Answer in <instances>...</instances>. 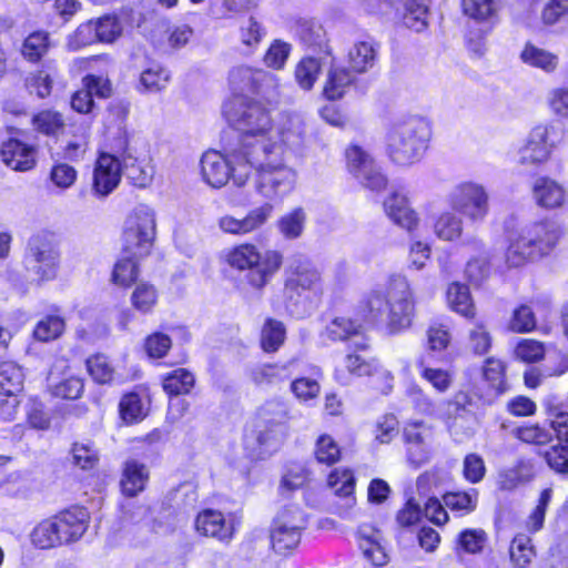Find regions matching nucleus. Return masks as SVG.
<instances>
[{
  "instance_id": "f257e3e1",
  "label": "nucleus",
  "mask_w": 568,
  "mask_h": 568,
  "mask_svg": "<svg viewBox=\"0 0 568 568\" xmlns=\"http://www.w3.org/2000/svg\"><path fill=\"white\" fill-rule=\"evenodd\" d=\"M250 144H234L223 154L219 151H206L201 158V175L203 181L213 189H221L232 180L244 186L255 172V191L268 201L283 199L295 187L296 182L290 178H281L273 169L266 168L260 158L250 153Z\"/></svg>"
},
{
  "instance_id": "f03ea898",
  "label": "nucleus",
  "mask_w": 568,
  "mask_h": 568,
  "mask_svg": "<svg viewBox=\"0 0 568 568\" xmlns=\"http://www.w3.org/2000/svg\"><path fill=\"white\" fill-rule=\"evenodd\" d=\"M223 113L231 125L242 132L236 142L239 146L248 143L250 153L262 160L266 168L273 169L281 178H290L296 182L297 172L286 164L284 149L267 135L271 116L258 102L245 97H234L223 106Z\"/></svg>"
},
{
  "instance_id": "7ed1b4c3",
  "label": "nucleus",
  "mask_w": 568,
  "mask_h": 568,
  "mask_svg": "<svg viewBox=\"0 0 568 568\" xmlns=\"http://www.w3.org/2000/svg\"><path fill=\"white\" fill-rule=\"evenodd\" d=\"M365 306L374 321L386 315V326L392 334L408 329L415 317L413 291L406 276L400 274L389 276L385 287L372 290L365 298Z\"/></svg>"
},
{
  "instance_id": "20e7f679",
  "label": "nucleus",
  "mask_w": 568,
  "mask_h": 568,
  "mask_svg": "<svg viewBox=\"0 0 568 568\" xmlns=\"http://www.w3.org/2000/svg\"><path fill=\"white\" fill-rule=\"evenodd\" d=\"M430 125L420 116H407L395 121L386 134V152L398 165L418 161L427 148Z\"/></svg>"
},
{
  "instance_id": "39448f33",
  "label": "nucleus",
  "mask_w": 568,
  "mask_h": 568,
  "mask_svg": "<svg viewBox=\"0 0 568 568\" xmlns=\"http://www.w3.org/2000/svg\"><path fill=\"white\" fill-rule=\"evenodd\" d=\"M226 260L232 267L246 271L245 280L255 290H262L272 280L283 261L277 251L261 253L252 243L233 247Z\"/></svg>"
},
{
  "instance_id": "423d86ee",
  "label": "nucleus",
  "mask_w": 568,
  "mask_h": 568,
  "mask_svg": "<svg viewBox=\"0 0 568 568\" xmlns=\"http://www.w3.org/2000/svg\"><path fill=\"white\" fill-rule=\"evenodd\" d=\"M156 236V213L146 204H138L126 215L122 229V250L128 255L150 254Z\"/></svg>"
},
{
  "instance_id": "0eeeda50",
  "label": "nucleus",
  "mask_w": 568,
  "mask_h": 568,
  "mask_svg": "<svg viewBox=\"0 0 568 568\" xmlns=\"http://www.w3.org/2000/svg\"><path fill=\"white\" fill-rule=\"evenodd\" d=\"M564 139V129L556 122L541 123L531 129L525 144L518 150V163L541 164Z\"/></svg>"
},
{
  "instance_id": "6e6552de",
  "label": "nucleus",
  "mask_w": 568,
  "mask_h": 568,
  "mask_svg": "<svg viewBox=\"0 0 568 568\" xmlns=\"http://www.w3.org/2000/svg\"><path fill=\"white\" fill-rule=\"evenodd\" d=\"M262 424L256 432V442L260 452L256 457L263 458L265 455L276 450L284 442L287 427L288 412L282 403H268L261 410Z\"/></svg>"
},
{
  "instance_id": "1a4fd4ad",
  "label": "nucleus",
  "mask_w": 568,
  "mask_h": 568,
  "mask_svg": "<svg viewBox=\"0 0 568 568\" xmlns=\"http://www.w3.org/2000/svg\"><path fill=\"white\" fill-rule=\"evenodd\" d=\"M59 263V251L54 236L40 232L30 237L26 254L27 268L40 281L55 277Z\"/></svg>"
},
{
  "instance_id": "9d476101",
  "label": "nucleus",
  "mask_w": 568,
  "mask_h": 568,
  "mask_svg": "<svg viewBox=\"0 0 568 568\" xmlns=\"http://www.w3.org/2000/svg\"><path fill=\"white\" fill-rule=\"evenodd\" d=\"M321 275L310 266H298L285 281L284 297L286 308L303 315L312 295L321 292Z\"/></svg>"
},
{
  "instance_id": "9b49d317",
  "label": "nucleus",
  "mask_w": 568,
  "mask_h": 568,
  "mask_svg": "<svg viewBox=\"0 0 568 568\" xmlns=\"http://www.w3.org/2000/svg\"><path fill=\"white\" fill-rule=\"evenodd\" d=\"M448 201L454 211L474 222L484 220L488 213V194L483 185L474 182L456 185Z\"/></svg>"
},
{
  "instance_id": "f8f14e48",
  "label": "nucleus",
  "mask_w": 568,
  "mask_h": 568,
  "mask_svg": "<svg viewBox=\"0 0 568 568\" xmlns=\"http://www.w3.org/2000/svg\"><path fill=\"white\" fill-rule=\"evenodd\" d=\"M345 156L349 173L365 187L379 191L386 186L385 175L381 172L372 155L363 148L352 144L346 149Z\"/></svg>"
},
{
  "instance_id": "ddd939ff",
  "label": "nucleus",
  "mask_w": 568,
  "mask_h": 568,
  "mask_svg": "<svg viewBox=\"0 0 568 568\" xmlns=\"http://www.w3.org/2000/svg\"><path fill=\"white\" fill-rule=\"evenodd\" d=\"M273 212L274 205L265 202L251 209L242 217L232 214L222 215L217 220V226L225 234L245 236L261 231L273 216Z\"/></svg>"
},
{
  "instance_id": "4468645a",
  "label": "nucleus",
  "mask_w": 568,
  "mask_h": 568,
  "mask_svg": "<svg viewBox=\"0 0 568 568\" xmlns=\"http://www.w3.org/2000/svg\"><path fill=\"white\" fill-rule=\"evenodd\" d=\"M229 84L235 97L246 92L266 95L277 87V79L271 72L239 65L230 71Z\"/></svg>"
},
{
  "instance_id": "2eb2a0df",
  "label": "nucleus",
  "mask_w": 568,
  "mask_h": 568,
  "mask_svg": "<svg viewBox=\"0 0 568 568\" xmlns=\"http://www.w3.org/2000/svg\"><path fill=\"white\" fill-rule=\"evenodd\" d=\"M237 525L235 516L225 517L223 513L214 509H204L195 519V529L200 535L225 544L233 539Z\"/></svg>"
},
{
  "instance_id": "dca6fc26",
  "label": "nucleus",
  "mask_w": 568,
  "mask_h": 568,
  "mask_svg": "<svg viewBox=\"0 0 568 568\" xmlns=\"http://www.w3.org/2000/svg\"><path fill=\"white\" fill-rule=\"evenodd\" d=\"M122 175L120 159L101 153L93 170L92 192L97 197H106L119 185Z\"/></svg>"
},
{
  "instance_id": "f3484780",
  "label": "nucleus",
  "mask_w": 568,
  "mask_h": 568,
  "mask_svg": "<svg viewBox=\"0 0 568 568\" xmlns=\"http://www.w3.org/2000/svg\"><path fill=\"white\" fill-rule=\"evenodd\" d=\"M442 417L455 442L468 440L476 433L477 419L475 414L458 400L446 403Z\"/></svg>"
},
{
  "instance_id": "a211bd4d",
  "label": "nucleus",
  "mask_w": 568,
  "mask_h": 568,
  "mask_svg": "<svg viewBox=\"0 0 568 568\" xmlns=\"http://www.w3.org/2000/svg\"><path fill=\"white\" fill-rule=\"evenodd\" d=\"M62 545L79 540L89 527L90 516L84 508H71L52 516Z\"/></svg>"
},
{
  "instance_id": "6ab92c4d",
  "label": "nucleus",
  "mask_w": 568,
  "mask_h": 568,
  "mask_svg": "<svg viewBox=\"0 0 568 568\" xmlns=\"http://www.w3.org/2000/svg\"><path fill=\"white\" fill-rule=\"evenodd\" d=\"M304 121L300 115H285L276 128L272 125L267 135H273L274 142L284 149L285 161H287V149H298L304 144L305 130ZM287 165L288 162H286Z\"/></svg>"
},
{
  "instance_id": "aec40b11",
  "label": "nucleus",
  "mask_w": 568,
  "mask_h": 568,
  "mask_svg": "<svg viewBox=\"0 0 568 568\" xmlns=\"http://www.w3.org/2000/svg\"><path fill=\"white\" fill-rule=\"evenodd\" d=\"M532 197L538 206L546 210H555L566 204L567 191L556 180L541 176L534 182Z\"/></svg>"
},
{
  "instance_id": "412c9836",
  "label": "nucleus",
  "mask_w": 568,
  "mask_h": 568,
  "mask_svg": "<svg viewBox=\"0 0 568 568\" xmlns=\"http://www.w3.org/2000/svg\"><path fill=\"white\" fill-rule=\"evenodd\" d=\"M542 230V226H538L535 231L532 230L530 233L532 237L528 239V241L524 239L525 234L521 230L509 237V245L506 252V263L508 266L519 267L539 257L534 245H536L537 241V231L540 232Z\"/></svg>"
},
{
  "instance_id": "4be33fe9",
  "label": "nucleus",
  "mask_w": 568,
  "mask_h": 568,
  "mask_svg": "<svg viewBox=\"0 0 568 568\" xmlns=\"http://www.w3.org/2000/svg\"><path fill=\"white\" fill-rule=\"evenodd\" d=\"M357 544L363 556L374 566H384L388 556L382 545V532L375 527L363 524L357 528Z\"/></svg>"
},
{
  "instance_id": "5701e85b",
  "label": "nucleus",
  "mask_w": 568,
  "mask_h": 568,
  "mask_svg": "<svg viewBox=\"0 0 568 568\" xmlns=\"http://www.w3.org/2000/svg\"><path fill=\"white\" fill-rule=\"evenodd\" d=\"M122 173L126 179L138 187L148 186L153 180V168L144 164L135 155V150L125 141V145L121 151Z\"/></svg>"
},
{
  "instance_id": "b1692460",
  "label": "nucleus",
  "mask_w": 568,
  "mask_h": 568,
  "mask_svg": "<svg viewBox=\"0 0 568 568\" xmlns=\"http://www.w3.org/2000/svg\"><path fill=\"white\" fill-rule=\"evenodd\" d=\"M386 215L398 226L408 232L415 230L418 224L416 212L410 207L406 195L394 192L384 201Z\"/></svg>"
},
{
  "instance_id": "393cba45",
  "label": "nucleus",
  "mask_w": 568,
  "mask_h": 568,
  "mask_svg": "<svg viewBox=\"0 0 568 568\" xmlns=\"http://www.w3.org/2000/svg\"><path fill=\"white\" fill-rule=\"evenodd\" d=\"M0 155L2 161L16 171H28L36 164V150L16 139L2 144Z\"/></svg>"
},
{
  "instance_id": "a878e982",
  "label": "nucleus",
  "mask_w": 568,
  "mask_h": 568,
  "mask_svg": "<svg viewBox=\"0 0 568 568\" xmlns=\"http://www.w3.org/2000/svg\"><path fill=\"white\" fill-rule=\"evenodd\" d=\"M149 479V471L144 464L129 459L124 463L121 478L122 493L128 497L136 496L141 493Z\"/></svg>"
},
{
  "instance_id": "bb28decb",
  "label": "nucleus",
  "mask_w": 568,
  "mask_h": 568,
  "mask_svg": "<svg viewBox=\"0 0 568 568\" xmlns=\"http://www.w3.org/2000/svg\"><path fill=\"white\" fill-rule=\"evenodd\" d=\"M295 36L314 51L331 54L324 28L313 20H301L295 26Z\"/></svg>"
},
{
  "instance_id": "cd10ccee",
  "label": "nucleus",
  "mask_w": 568,
  "mask_h": 568,
  "mask_svg": "<svg viewBox=\"0 0 568 568\" xmlns=\"http://www.w3.org/2000/svg\"><path fill=\"white\" fill-rule=\"evenodd\" d=\"M538 226H542L544 230L540 232L537 231V241L536 245L534 246L538 255L541 256L547 254L556 245L557 241L562 234V230L561 226L554 221L538 222L521 229L525 234L524 239L528 241V239L532 237L530 233Z\"/></svg>"
},
{
  "instance_id": "c85d7f7f",
  "label": "nucleus",
  "mask_w": 568,
  "mask_h": 568,
  "mask_svg": "<svg viewBox=\"0 0 568 568\" xmlns=\"http://www.w3.org/2000/svg\"><path fill=\"white\" fill-rule=\"evenodd\" d=\"M520 60L530 68L539 69L545 73H552L559 64V57L531 42H527L521 52Z\"/></svg>"
},
{
  "instance_id": "c756f323",
  "label": "nucleus",
  "mask_w": 568,
  "mask_h": 568,
  "mask_svg": "<svg viewBox=\"0 0 568 568\" xmlns=\"http://www.w3.org/2000/svg\"><path fill=\"white\" fill-rule=\"evenodd\" d=\"M377 57L375 44L371 41L356 42L348 51V62L355 72L363 73L373 68Z\"/></svg>"
},
{
  "instance_id": "7c9ffc66",
  "label": "nucleus",
  "mask_w": 568,
  "mask_h": 568,
  "mask_svg": "<svg viewBox=\"0 0 568 568\" xmlns=\"http://www.w3.org/2000/svg\"><path fill=\"white\" fill-rule=\"evenodd\" d=\"M464 16L477 23H491L498 13L495 0H462Z\"/></svg>"
},
{
  "instance_id": "2f4dec72",
  "label": "nucleus",
  "mask_w": 568,
  "mask_h": 568,
  "mask_svg": "<svg viewBox=\"0 0 568 568\" xmlns=\"http://www.w3.org/2000/svg\"><path fill=\"white\" fill-rule=\"evenodd\" d=\"M353 81V75L345 68H332L324 85V95L328 100H337L343 97Z\"/></svg>"
},
{
  "instance_id": "473e14b6",
  "label": "nucleus",
  "mask_w": 568,
  "mask_h": 568,
  "mask_svg": "<svg viewBox=\"0 0 568 568\" xmlns=\"http://www.w3.org/2000/svg\"><path fill=\"white\" fill-rule=\"evenodd\" d=\"M361 332V325L348 317H335L326 325L322 332V337L332 342L345 341L357 336Z\"/></svg>"
},
{
  "instance_id": "72a5a7b5",
  "label": "nucleus",
  "mask_w": 568,
  "mask_h": 568,
  "mask_svg": "<svg viewBox=\"0 0 568 568\" xmlns=\"http://www.w3.org/2000/svg\"><path fill=\"white\" fill-rule=\"evenodd\" d=\"M30 537L32 544L41 549H49L62 545L52 517L40 521L32 529Z\"/></svg>"
},
{
  "instance_id": "f704fd0d",
  "label": "nucleus",
  "mask_w": 568,
  "mask_h": 568,
  "mask_svg": "<svg viewBox=\"0 0 568 568\" xmlns=\"http://www.w3.org/2000/svg\"><path fill=\"white\" fill-rule=\"evenodd\" d=\"M23 373L21 368L12 363L0 364V395H17L23 385Z\"/></svg>"
},
{
  "instance_id": "c9c22d12",
  "label": "nucleus",
  "mask_w": 568,
  "mask_h": 568,
  "mask_svg": "<svg viewBox=\"0 0 568 568\" xmlns=\"http://www.w3.org/2000/svg\"><path fill=\"white\" fill-rule=\"evenodd\" d=\"M50 48L49 33L45 31H34L23 41L21 54L30 62H38Z\"/></svg>"
},
{
  "instance_id": "e433bc0d",
  "label": "nucleus",
  "mask_w": 568,
  "mask_h": 568,
  "mask_svg": "<svg viewBox=\"0 0 568 568\" xmlns=\"http://www.w3.org/2000/svg\"><path fill=\"white\" fill-rule=\"evenodd\" d=\"M170 72L161 65L153 64L142 71L139 90L141 92L156 93L163 90L170 81Z\"/></svg>"
},
{
  "instance_id": "4c0bfd02",
  "label": "nucleus",
  "mask_w": 568,
  "mask_h": 568,
  "mask_svg": "<svg viewBox=\"0 0 568 568\" xmlns=\"http://www.w3.org/2000/svg\"><path fill=\"white\" fill-rule=\"evenodd\" d=\"M447 300L453 311L465 317L475 315L474 303L466 285L453 283L447 291Z\"/></svg>"
},
{
  "instance_id": "58836bf2",
  "label": "nucleus",
  "mask_w": 568,
  "mask_h": 568,
  "mask_svg": "<svg viewBox=\"0 0 568 568\" xmlns=\"http://www.w3.org/2000/svg\"><path fill=\"white\" fill-rule=\"evenodd\" d=\"M55 75V69L48 65L34 73H31L26 79V85L31 94H36L37 97L44 99L51 94Z\"/></svg>"
},
{
  "instance_id": "ea45409f",
  "label": "nucleus",
  "mask_w": 568,
  "mask_h": 568,
  "mask_svg": "<svg viewBox=\"0 0 568 568\" xmlns=\"http://www.w3.org/2000/svg\"><path fill=\"white\" fill-rule=\"evenodd\" d=\"M510 560L517 568H528L536 556L531 539L520 534L514 537L509 547Z\"/></svg>"
},
{
  "instance_id": "a19ab883",
  "label": "nucleus",
  "mask_w": 568,
  "mask_h": 568,
  "mask_svg": "<svg viewBox=\"0 0 568 568\" xmlns=\"http://www.w3.org/2000/svg\"><path fill=\"white\" fill-rule=\"evenodd\" d=\"M121 418L126 424H134L142 420L146 416V407L138 393L125 394L119 404Z\"/></svg>"
},
{
  "instance_id": "79ce46f5",
  "label": "nucleus",
  "mask_w": 568,
  "mask_h": 568,
  "mask_svg": "<svg viewBox=\"0 0 568 568\" xmlns=\"http://www.w3.org/2000/svg\"><path fill=\"white\" fill-rule=\"evenodd\" d=\"M306 222V213L302 207H295L285 213L277 222L281 234L288 240L302 235Z\"/></svg>"
},
{
  "instance_id": "37998d69",
  "label": "nucleus",
  "mask_w": 568,
  "mask_h": 568,
  "mask_svg": "<svg viewBox=\"0 0 568 568\" xmlns=\"http://www.w3.org/2000/svg\"><path fill=\"white\" fill-rule=\"evenodd\" d=\"M195 383L194 375L185 368H178L163 379V389L169 395H182L191 392Z\"/></svg>"
},
{
  "instance_id": "c03bdc74",
  "label": "nucleus",
  "mask_w": 568,
  "mask_h": 568,
  "mask_svg": "<svg viewBox=\"0 0 568 568\" xmlns=\"http://www.w3.org/2000/svg\"><path fill=\"white\" fill-rule=\"evenodd\" d=\"M443 500L445 506L453 511L470 514L477 507L478 491L474 488L465 491H449L443 496Z\"/></svg>"
},
{
  "instance_id": "a18cd8bd",
  "label": "nucleus",
  "mask_w": 568,
  "mask_h": 568,
  "mask_svg": "<svg viewBox=\"0 0 568 568\" xmlns=\"http://www.w3.org/2000/svg\"><path fill=\"white\" fill-rule=\"evenodd\" d=\"M285 326L282 322L270 318L265 322L261 333V346L272 353L280 348L285 341Z\"/></svg>"
},
{
  "instance_id": "49530a36",
  "label": "nucleus",
  "mask_w": 568,
  "mask_h": 568,
  "mask_svg": "<svg viewBox=\"0 0 568 568\" xmlns=\"http://www.w3.org/2000/svg\"><path fill=\"white\" fill-rule=\"evenodd\" d=\"M307 518L297 506L284 507L275 517L273 528L303 531L306 528Z\"/></svg>"
},
{
  "instance_id": "de8ad7c7",
  "label": "nucleus",
  "mask_w": 568,
  "mask_h": 568,
  "mask_svg": "<svg viewBox=\"0 0 568 568\" xmlns=\"http://www.w3.org/2000/svg\"><path fill=\"white\" fill-rule=\"evenodd\" d=\"M49 381V388L54 397L77 399L82 395L84 389V382L78 376H65L59 382H53L51 378Z\"/></svg>"
},
{
  "instance_id": "09e8293b",
  "label": "nucleus",
  "mask_w": 568,
  "mask_h": 568,
  "mask_svg": "<svg viewBox=\"0 0 568 568\" xmlns=\"http://www.w3.org/2000/svg\"><path fill=\"white\" fill-rule=\"evenodd\" d=\"M463 221L452 212L442 213L434 224V232L443 241H454L462 235Z\"/></svg>"
},
{
  "instance_id": "8fccbe9b",
  "label": "nucleus",
  "mask_w": 568,
  "mask_h": 568,
  "mask_svg": "<svg viewBox=\"0 0 568 568\" xmlns=\"http://www.w3.org/2000/svg\"><path fill=\"white\" fill-rule=\"evenodd\" d=\"M291 365H272L261 364L251 369V378L256 385L273 384L288 377V366Z\"/></svg>"
},
{
  "instance_id": "3c124183",
  "label": "nucleus",
  "mask_w": 568,
  "mask_h": 568,
  "mask_svg": "<svg viewBox=\"0 0 568 568\" xmlns=\"http://www.w3.org/2000/svg\"><path fill=\"white\" fill-rule=\"evenodd\" d=\"M505 371L506 365L500 359L489 357L485 361V365L483 367L484 378L497 394H503L508 388L505 379Z\"/></svg>"
},
{
  "instance_id": "603ef678",
  "label": "nucleus",
  "mask_w": 568,
  "mask_h": 568,
  "mask_svg": "<svg viewBox=\"0 0 568 568\" xmlns=\"http://www.w3.org/2000/svg\"><path fill=\"white\" fill-rule=\"evenodd\" d=\"M156 302V288L149 283H139L131 294L132 306L142 314L151 313Z\"/></svg>"
},
{
  "instance_id": "864d4df0",
  "label": "nucleus",
  "mask_w": 568,
  "mask_h": 568,
  "mask_svg": "<svg viewBox=\"0 0 568 568\" xmlns=\"http://www.w3.org/2000/svg\"><path fill=\"white\" fill-rule=\"evenodd\" d=\"M138 258L133 255L120 258L113 267L112 282L120 286H130L135 282L139 275Z\"/></svg>"
},
{
  "instance_id": "5fc2aeb1",
  "label": "nucleus",
  "mask_w": 568,
  "mask_h": 568,
  "mask_svg": "<svg viewBox=\"0 0 568 568\" xmlns=\"http://www.w3.org/2000/svg\"><path fill=\"white\" fill-rule=\"evenodd\" d=\"M327 483L337 496L354 500L352 495L355 489V477L349 469H334L328 475Z\"/></svg>"
},
{
  "instance_id": "6e6d98bb",
  "label": "nucleus",
  "mask_w": 568,
  "mask_h": 568,
  "mask_svg": "<svg viewBox=\"0 0 568 568\" xmlns=\"http://www.w3.org/2000/svg\"><path fill=\"white\" fill-rule=\"evenodd\" d=\"M417 367L424 379L432 384V386L439 393H445L452 385V375L440 368H432L427 365L426 358L420 357L417 362Z\"/></svg>"
},
{
  "instance_id": "4d7b16f0",
  "label": "nucleus",
  "mask_w": 568,
  "mask_h": 568,
  "mask_svg": "<svg viewBox=\"0 0 568 568\" xmlns=\"http://www.w3.org/2000/svg\"><path fill=\"white\" fill-rule=\"evenodd\" d=\"M36 130L47 135H55L62 131L64 119L61 113L52 110H44L32 118Z\"/></svg>"
},
{
  "instance_id": "13d9d810",
  "label": "nucleus",
  "mask_w": 568,
  "mask_h": 568,
  "mask_svg": "<svg viewBox=\"0 0 568 568\" xmlns=\"http://www.w3.org/2000/svg\"><path fill=\"white\" fill-rule=\"evenodd\" d=\"M302 531L273 528L271 530V542L273 549L281 555H286L295 549L301 541Z\"/></svg>"
},
{
  "instance_id": "bf43d9fd",
  "label": "nucleus",
  "mask_w": 568,
  "mask_h": 568,
  "mask_svg": "<svg viewBox=\"0 0 568 568\" xmlns=\"http://www.w3.org/2000/svg\"><path fill=\"white\" fill-rule=\"evenodd\" d=\"M315 458L318 463L333 465L341 458V449L329 435H321L315 444Z\"/></svg>"
},
{
  "instance_id": "052dcab7",
  "label": "nucleus",
  "mask_w": 568,
  "mask_h": 568,
  "mask_svg": "<svg viewBox=\"0 0 568 568\" xmlns=\"http://www.w3.org/2000/svg\"><path fill=\"white\" fill-rule=\"evenodd\" d=\"M87 368L91 377L99 384H108L114 379V369L103 355L89 357Z\"/></svg>"
},
{
  "instance_id": "680f3d73",
  "label": "nucleus",
  "mask_w": 568,
  "mask_h": 568,
  "mask_svg": "<svg viewBox=\"0 0 568 568\" xmlns=\"http://www.w3.org/2000/svg\"><path fill=\"white\" fill-rule=\"evenodd\" d=\"M321 65L315 58H305L300 61L295 69V79L304 90H310L316 81Z\"/></svg>"
},
{
  "instance_id": "e2e57ef3",
  "label": "nucleus",
  "mask_w": 568,
  "mask_h": 568,
  "mask_svg": "<svg viewBox=\"0 0 568 568\" xmlns=\"http://www.w3.org/2000/svg\"><path fill=\"white\" fill-rule=\"evenodd\" d=\"M63 331L64 321L59 316L49 315L37 324L33 335L38 341L49 342L58 338Z\"/></svg>"
},
{
  "instance_id": "0e129e2a",
  "label": "nucleus",
  "mask_w": 568,
  "mask_h": 568,
  "mask_svg": "<svg viewBox=\"0 0 568 568\" xmlns=\"http://www.w3.org/2000/svg\"><path fill=\"white\" fill-rule=\"evenodd\" d=\"M99 41L95 23L88 21L78 27V29L69 36L68 47L70 50L77 51L83 47L90 45Z\"/></svg>"
},
{
  "instance_id": "69168bd1",
  "label": "nucleus",
  "mask_w": 568,
  "mask_h": 568,
  "mask_svg": "<svg viewBox=\"0 0 568 568\" xmlns=\"http://www.w3.org/2000/svg\"><path fill=\"white\" fill-rule=\"evenodd\" d=\"M73 464L81 469H92L99 462L98 450L90 443H75L72 447Z\"/></svg>"
},
{
  "instance_id": "338daca9",
  "label": "nucleus",
  "mask_w": 568,
  "mask_h": 568,
  "mask_svg": "<svg viewBox=\"0 0 568 568\" xmlns=\"http://www.w3.org/2000/svg\"><path fill=\"white\" fill-rule=\"evenodd\" d=\"M344 368L355 376H369L377 372L378 363L375 359H367L358 354H348L344 358Z\"/></svg>"
},
{
  "instance_id": "774afa93",
  "label": "nucleus",
  "mask_w": 568,
  "mask_h": 568,
  "mask_svg": "<svg viewBox=\"0 0 568 568\" xmlns=\"http://www.w3.org/2000/svg\"><path fill=\"white\" fill-rule=\"evenodd\" d=\"M546 103L550 112L561 119H568V88L556 87L548 91Z\"/></svg>"
}]
</instances>
